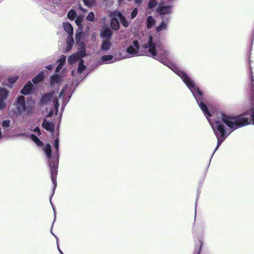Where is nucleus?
I'll return each mask as SVG.
<instances>
[{"instance_id": "f257e3e1", "label": "nucleus", "mask_w": 254, "mask_h": 254, "mask_svg": "<svg viewBox=\"0 0 254 254\" xmlns=\"http://www.w3.org/2000/svg\"><path fill=\"white\" fill-rule=\"evenodd\" d=\"M127 52L131 57L146 56L159 60L164 64L168 66L182 78L192 93L199 107L207 118L213 128L218 139L217 145L216 147V148H218L222 142V113L219 112L216 114L217 118L214 119V122L209 120V117L215 116V112H212L211 114L206 105L202 102L201 99L202 93L194 82L185 72L181 71L173 64L166 60L167 58L169 57L170 51L164 48L155 38L149 36L147 37L146 42L142 44L141 46L139 45L137 41H133L127 48Z\"/></svg>"}, {"instance_id": "f03ea898", "label": "nucleus", "mask_w": 254, "mask_h": 254, "mask_svg": "<svg viewBox=\"0 0 254 254\" xmlns=\"http://www.w3.org/2000/svg\"><path fill=\"white\" fill-rule=\"evenodd\" d=\"M71 93L70 88L67 86H65L59 93L57 91H54L46 94L43 96L40 101V104L44 106L47 104L53 103L54 105V109L52 110L49 114L48 116H52L55 113L56 114L58 112V108L60 105V102L62 103L61 109L63 111L67 102L66 96H69Z\"/></svg>"}, {"instance_id": "7ed1b4c3", "label": "nucleus", "mask_w": 254, "mask_h": 254, "mask_svg": "<svg viewBox=\"0 0 254 254\" xmlns=\"http://www.w3.org/2000/svg\"><path fill=\"white\" fill-rule=\"evenodd\" d=\"M59 139L57 138L55 140L54 146L56 149L55 152L54 153V155L51 158V147L49 144H47L44 146L43 149L45 154H46L47 157L48 159L51 158V161L49 162V165L51 167V179L52 182L54 185V188L56 187V176L58 173V152H59Z\"/></svg>"}, {"instance_id": "20e7f679", "label": "nucleus", "mask_w": 254, "mask_h": 254, "mask_svg": "<svg viewBox=\"0 0 254 254\" xmlns=\"http://www.w3.org/2000/svg\"><path fill=\"white\" fill-rule=\"evenodd\" d=\"M15 106L18 115L24 117L25 115L29 116L33 112V107L26 105L25 99L23 96H19L17 98Z\"/></svg>"}, {"instance_id": "39448f33", "label": "nucleus", "mask_w": 254, "mask_h": 254, "mask_svg": "<svg viewBox=\"0 0 254 254\" xmlns=\"http://www.w3.org/2000/svg\"><path fill=\"white\" fill-rule=\"evenodd\" d=\"M80 46L81 48L78 51L77 53L75 54H73L70 56L68 58V62L70 64H74L81 58H82L85 56V46L83 44H81Z\"/></svg>"}, {"instance_id": "423d86ee", "label": "nucleus", "mask_w": 254, "mask_h": 254, "mask_svg": "<svg viewBox=\"0 0 254 254\" xmlns=\"http://www.w3.org/2000/svg\"><path fill=\"white\" fill-rule=\"evenodd\" d=\"M128 58L127 56L122 57V58H114V56L111 55H104L101 57V64H109L113 63L116 61L121 60L123 59Z\"/></svg>"}, {"instance_id": "0eeeda50", "label": "nucleus", "mask_w": 254, "mask_h": 254, "mask_svg": "<svg viewBox=\"0 0 254 254\" xmlns=\"http://www.w3.org/2000/svg\"><path fill=\"white\" fill-rule=\"evenodd\" d=\"M8 94V91L4 88H0V109L2 110L6 107L5 100Z\"/></svg>"}, {"instance_id": "6e6552de", "label": "nucleus", "mask_w": 254, "mask_h": 254, "mask_svg": "<svg viewBox=\"0 0 254 254\" xmlns=\"http://www.w3.org/2000/svg\"><path fill=\"white\" fill-rule=\"evenodd\" d=\"M17 79L18 76L15 75L9 76L7 78L3 80L2 81V85L7 86L9 88H11L13 86V83L17 80Z\"/></svg>"}, {"instance_id": "1a4fd4ad", "label": "nucleus", "mask_w": 254, "mask_h": 254, "mask_svg": "<svg viewBox=\"0 0 254 254\" xmlns=\"http://www.w3.org/2000/svg\"><path fill=\"white\" fill-rule=\"evenodd\" d=\"M112 16H115L117 17L122 24L125 27H127L128 26V22L126 20L125 18L122 14V13L119 11H114L112 14Z\"/></svg>"}, {"instance_id": "9d476101", "label": "nucleus", "mask_w": 254, "mask_h": 254, "mask_svg": "<svg viewBox=\"0 0 254 254\" xmlns=\"http://www.w3.org/2000/svg\"><path fill=\"white\" fill-rule=\"evenodd\" d=\"M112 47V43L110 40L105 39L102 40L100 50L103 52H107Z\"/></svg>"}, {"instance_id": "9b49d317", "label": "nucleus", "mask_w": 254, "mask_h": 254, "mask_svg": "<svg viewBox=\"0 0 254 254\" xmlns=\"http://www.w3.org/2000/svg\"><path fill=\"white\" fill-rule=\"evenodd\" d=\"M172 11V7L171 6H162L158 8V12L161 15H165L170 14Z\"/></svg>"}, {"instance_id": "f8f14e48", "label": "nucleus", "mask_w": 254, "mask_h": 254, "mask_svg": "<svg viewBox=\"0 0 254 254\" xmlns=\"http://www.w3.org/2000/svg\"><path fill=\"white\" fill-rule=\"evenodd\" d=\"M112 34L111 29L109 27H105L101 32L100 36L102 38H109Z\"/></svg>"}, {"instance_id": "ddd939ff", "label": "nucleus", "mask_w": 254, "mask_h": 254, "mask_svg": "<svg viewBox=\"0 0 254 254\" xmlns=\"http://www.w3.org/2000/svg\"><path fill=\"white\" fill-rule=\"evenodd\" d=\"M32 87L33 84L30 81L28 82L21 90V93L25 95L29 94L31 91Z\"/></svg>"}, {"instance_id": "4468645a", "label": "nucleus", "mask_w": 254, "mask_h": 254, "mask_svg": "<svg viewBox=\"0 0 254 254\" xmlns=\"http://www.w3.org/2000/svg\"><path fill=\"white\" fill-rule=\"evenodd\" d=\"M42 126L46 130L52 132L54 130V126L53 123L48 122L45 120L43 122Z\"/></svg>"}, {"instance_id": "2eb2a0df", "label": "nucleus", "mask_w": 254, "mask_h": 254, "mask_svg": "<svg viewBox=\"0 0 254 254\" xmlns=\"http://www.w3.org/2000/svg\"><path fill=\"white\" fill-rule=\"evenodd\" d=\"M61 80V77L57 74H55L51 77V84L52 86L59 85Z\"/></svg>"}, {"instance_id": "dca6fc26", "label": "nucleus", "mask_w": 254, "mask_h": 254, "mask_svg": "<svg viewBox=\"0 0 254 254\" xmlns=\"http://www.w3.org/2000/svg\"><path fill=\"white\" fill-rule=\"evenodd\" d=\"M63 27L64 29L69 35H73V27L68 22H64L63 23Z\"/></svg>"}, {"instance_id": "f3484780", "label": "nucleus", "mask_w": 254, "mask_h": 254, "mask_svg": "<svg viewBox=\"0 0 254 254\" xmlns=\"http://www.w3.org/2000/svg\"><path fill=\"white\" fill-rule=\"evenodd\" d=\"M66 57L65 56L62 55L61 56L60 59L58 61L59 63V65L57 67L56 69V72H59L62 68V66L65 62Z\"/></svg>"}, {"instance_id": "a211bd4d", "label": "nucleus", "mask_w": 254, "mask_h": 254, "mask_svg": "<svg viewBox=\"0 0 254 254\" xmlns=\"http://www.w3.org/2000/svg\"><path fill=\"white\" fill-rule=\"evenodd\" d=\"M111 27L114 30H118L119 28V20L116 17H113L111 21Z\"/></svg>"}, {"instance_id": "6ab92c4d", "label": "nucleus", "mask_w": 254, "mask_h": 254, "mask_svg": "<svg viewBox=\"0 0 254 254\" xmlns=\"http://www.w3.org/2000/svg\"><path fill=\"white\" fill-rule=\"evenodd\" d=\"M43 78L44 73L43 72H41L37 76L32 79V81L35 84H36L42 81L43 79Z\"/></svg>"}, {"instance_id": "aec40b11", "label": "nucleus", "mask_w": 254, "mask_h": 254, "mask_svg": "<svg viewBox=\"0 0 254 254\" xmlns=\"http://www.w3.org/2000/svg\"><path fill=\"white\" fill-rule=\"evenodd\" d=\"M147 25L148 28H151L154 26L155 23V20L153 19L152 16L148 17L146 20Z\"/></svg>"}, {"instance_id": "412c9836", "label": "nucleus", "mask_w": 254, "mask_h": 254, "mask_svg": "<svg viewBox=\"0 0 254 254\" xmlns=\"http://www.w3.org/2000/svg\"><path fill=\"white\" fill-rule=\"evenodd\" d=\"M167 24L166 22H165L164 20L162 21L161 24L159 26L156 27V30L157 32H160L163 30H165L167 29Z\"/></svg>"}, {"instance_id": "4be33fe9", "label": "nucleus", "mask_w": 254, "mask_h": 254, "mask_svg": "<svg viewBox=\"0 0 254 254\" xmlns=\"http://www.w3.org/2000/svg\"><path fill=\"white\" fill-rule=\"evenodd\" d=\"M73 43V38L72 35H69L67 38V46L66 48V50L68 51L71 48Z\"/></svg>"}, {"instance_id": "5701e85b", "label": "nucleus", "mask_w": 254, "mask_h": 254, "mask_svg": "<svg viewBox=\"0 0 254 254\" xmlns=\"http://www.w3.org/2000/svg\"><path fill=\"white\" fill-rule=\"evenodd\" d=\"M75 23L77 25L78 29H83V24H82L83 22V17L82 16H78L75 19Z\"/></svg>"}, {"instance_id": "b1692460", "label": "nucleus", "mask_w": 254, "mask_h": 254, "mask_svg": "<svg viewBox=\"0 0 254 254\" xmlns=\"http://www.w3.org/2000/svg\"><path fill=\"white\" fill-rule=\"evenodd\" d=\"M86 69V66L83 65V60H80L79 63L78 72L79 74H82L83 71Z\"/></svg>"}, {"instance_id": "393cba45", "label": "nucleus", "mask_w": 254, "mask_h": 254, "mask_svg": "<svg viewBox=\"0 0 254 254\" xmlns=\"http://www.w3.org/2000/svg\"><path fill=\"white\" fill-rule=\"evenodd\" d=\"M31 137L32 140L38 146H41L43 145V143L42 141L35 135L32 134Z\"/></svg>"}, {"instance_id": "a878e982", "label": "nucleus", "mask_w": 254, "mask_h": 254, "mask_svg": "<svg viewBox=\"0 0 254 254\" xmlns=\"http://www.w3.org/2000/svg\"><path fill=\"white\" fill-rule=\"evenodd\" d=\"M83 29H78L75 34V39L77 42H79L82 37Z\"/></svg>"}, {"instance_id": "bb28decb", "label": "nucleus", "mask_w": 254, "mask_h": 254, "mask_svg": "<svg viewBox=\"0 0 254 254\" xmlns=\"http://www.w3.org/2000/svg\"><path fill=\"white\" fill-rule=\"evenodd\" d=\"M76 15V13L73 10H70L67 14V17L70 20H73L75 18Z\"/></svg>"}, {"instance_id": "cd10ccee", "label": "nucleus", "mask_w": 254, "mask_h": 254, "mask_svg": "<svg viewBox=\"0 0 254 254\" xmlns=\"http://www.w3.org/2000/svg\"><path fill=\"white\" fill-rule=\"evenodd\" d=\"M84 4L88 7H91L95 4V0H83Z\"/></svg>"}, {"instance_id": "c85d7f7f", "label": "nucleus", "mask_w": 254, "mask_h": 254, "mask_svg": "<svg viewBox=\"0 0 254 254\" xmlns=\"http://www.w3.org/2000/svg\"><path fill=\"white\" fill-rule=\"evenodd\" d=\"M94 13L93 12H90L87 16L86 19L89 21H92L94 19Z\"/></svg>"}, {"instance_id": "c756f323", "label": "nucleus", "mask_w": 254, "mask_h": 254, "mask_svg": "<svg viewBox=\"0 0 254 254\" xmlns=\"http://www.w3.org/2000/svg\"><path fill=\"white\" fill-rule=\"evenodd\" d=\"M156 0H150L148 3V7L149 8H153L156 5Z\"/></svg>"}, {"instance_id": "7c9ffc66", "label": "nucleus", "mask_w": 254, "mask_h": 254, "mask_svg": "<svg viewBox=\"0 0 254 254\" xmlns=\"http://www.w3.org/2000/svg\"><path fill=\"white\" fill-rule=\"evenodd\" d=\"M10 121L9 120H4L2 124V127H7L10 126Z\"/></svg>"}, {"instance_id": "2f4dec72", "label": "nucleus", "mask_w": 254, "mask_h": 254, "mask_svg": "<svg viewBox=\"0 0 254 254\" xmlns=\"http://www.w3.org/2000/svg\"><path fill=\"white\" fill-rule=\"evenodd\" d=\"M137 14V9L135 8L132 10V11L131 12V18L132 19L134 18L136 16Z\"/></svg>"}, {"instance_id": "473e14b6", "label": "nucleus", "mask_w": 254, "mask_h": 254, "mask_svg": "<svg viewBox=\"0 0 254 254\" xmlns=\"http://www.w3.org/2000/svg\"><path fill=\"white\" fill-rule=\"evenodd\" d=\"M34 131L36 132L37 135H39L40 134V128L38 127H35L34 129Z\"/></svg>"}, {"instance_id": "72a5a7b5", "label": "nucleus", "mask_w": 254, "mask_h": 254, "mask_svg": "<svg viewBox=\"0 0 254 254\" xmlns=\"http://www.w3.org/2000/svg\"><path fill=\"white\" fill-rule=\"evenodd\" d=\"M46 68L49 70H51L53 68V66L52 65H48L46 66Z\"/></svg>"}, {"instance_id": "f704fd0d", "label": "nucleus", "mask_w": 254, "mask_h": 254, "mask_svg": "<svg viewBox=\"0 0 254 254\" xmlns=\"http://www.w3.org/2000/svg\"><path fill=\"white\" fill-rule=\"evenodd\" d=\"M200 247H199V248L198 249V252L196 253V254H199V253L200 252L201 248V246H202V243H201V242H200Z\"/></svg>"}, {"instance_id": "c9c22d12", "label": "nucleus", "mask_w": 254, "mask_h": 254, "mask_svg": "<svg viewBox=\"0 0 254 254\" xmlns=\"http://www.w3.org/2000/svg\"><path fill=\"white\" fill-rule=\"evenodd\" d=\"M59 250L61 254H63V253L59 249Z\"/></svg>"}, {"instance_id": "e433bc0d", "label": "nucleus", "mask_w": 254, "mask_h": 254, "mask_svg": "<svg viewBox=\"0 0 254 254\" xmlns=\"http://www.w3.org/2000/svg\"><path fill=\"white\" fill-rule=\"evenodd\" d=\"M80 9H81V10L82 11H84V9H82L81 7H80Z\"/></svg>"}, {"instance_id": "4c0bfd02", "label": "nucleus", "mask_w": 254, "mask_h": 254, "mask_svg": "<svg viewBox=\"0 0 254 254\" xmlns=\"http://www.w3.org/2000/svg\"><path fill=\"white\" fill-rule=\"evenodd\" d=\"M120 2L122 1L123 0H118Z\"/></svg>"}]
</instances>
